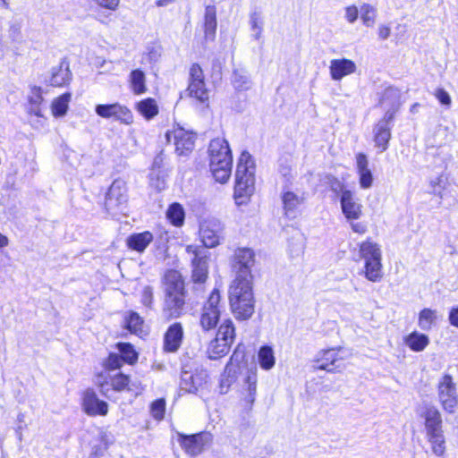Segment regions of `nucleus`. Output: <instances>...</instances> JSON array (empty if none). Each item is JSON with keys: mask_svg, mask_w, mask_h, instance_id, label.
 Returning <instances> with one entry per match:
<instances>
[{"mask_svg": "<svg viewBox=\"0 0 458 458\" xmlns=\"http://www.w3.org/2000/svg\"><path fill=\"white\" fill-rule=\"evenodd\" d=\"M126 327L131 333L142 337L147 335L148 329L143 319L136 312H130L125 317Z\"/></svg>", "mask_w": 458, "mask_h": 458, "instance_id": "obj_36", "label": "nucleus"}, {"mask_svg": "<svg viewBox=\"0 0 458 458\" xmlns=\"http://www.w3.org/2000/svg\"><path fill=\"white\" fill-rule=\"evenodd\" d=\"M72 79V73L70 70L69 62L65 59L52 67L49 77V83L54 87H65L70 84Z\"/></svg>", "mask_w": 458, "mask_h": 458, "instance_id": "obj_23", "label": "nucleus"}, {"mask_svg": "<svg viewBox=\"0 0 458 458\" xmlns=\"http://www.w3.org/2000/svg\"><path fill=\"white\" fill-rule=\"evenodd\" d=\"M255 191V164L247 151L242 152L235 172L233 199L237 206L247 205Z\"/></svg>", "mask_w": 458, "mask_h": 458, "instance_id": "obj_1", "label": "nucleus"}, {"mask_svg": "<svg viewBox=\"0 0 458 458\" xmlns=\"http://www.w3.org/2000/svg\"><path fill=\"white\" fill-rule=\"evenodd\" d=\"M187 91L189 96L195 98L203 105H208L209 93L204 80V73L201 67L194 64L190 68V81Z\"/></svg>", "mask_w": 458, "mask_h": 458, "instance_id": "obj_11", "label": "nucleus"}, {"mask_svg": "<svg viewBox=\"0 0 458 458\" xmlns=\"http://www.w3.org/2000/svg\"><path fill=\"white\" fill-rule=\"evenodd\" d=\"M117 349L121 352V358L124 362L133 364L138 360V352L131 344L119 343L117 344Z\"/></svg>", "mask_w": 458, "mask_h": 458, "instance_id": "obj_46", "label": "nucleus"}, {"mask_svg": "<svg viewBox=\"0 0 458 458\" xmlns=\"http://www.w3.org/2000/svg\"><path fill=\"white\" fill-rule=\"evenodd\" d=\"M123 359L118 354L112 353L105 361L104 366L106 370H114L120 369L123 365Z\"/></svg>", "mask_w": 458, "mask_h": 458, "instance_id": "obj_50", "label": "nucleus"}, {"mask_svg": "<svg viewBox=\"0 0 458 458\" xmlns=\"http://www.w3.org/2000/svg\"><path fill=\"white\" fill-rule=\"evenodd\" d=\"M26 112L38 118L44 117V98L41 87L31 86L27 95Z\"/></svg>", "mask_w": 458, "mask_h": 458, "instance_id": "obj_22", "label": "nucleus"}, {"mask_svg": "<svg viewBox=\"0 0 458 458\" xmlns=\"http://www.w3.org/2000/svg\"><path fill=\"white\" fill-rule=\"evenodd\" d=\"M448 318L450 324L458 328V305L451 309Z\"/></svg>", "mask_w": 458, "mask_h": 458, "instance_id": "obj_57", "label": "nucleus"}, {"mask_svg": "<svg viewBox=\"0 0 458 458\" xmlns=\"http://www.w3.org/2000/svg\"><path fill=\"white\" fill-rule=\"evenodd\" d=\"M192 280L195 283H204L208 275V258L192 259Z\"/></svg>", "mask_w": 458, "mask_h": 458, "instance_id": "obj_35", "label": "nucleus"}, {"mask_svg": "<svg viewBox=\"0 0 458 458\" xmlns=\"http://www.w3.org/2000/svg\"><path fill=\"white\" fill-rule=\"evenodd\" d=\"M174 0H157V6H166L169 4H171Z\"/></svg>", "mask_w": 458, "mask_h": 458, "instance_id": "obj_61", "label": "nucleus"}, {"mask_svg": "<svg viewBox=\"0 0 458 458\" xmlns=\"http://www.w3.org/2000/svg\"><path fill=\"white\" fill-rule=\"evenodd\" d=\"M10 243L9 238L0 232V250L6 248Z\"/></svg>", "mask_w": 458, "mask_h": 458, "instance_id": "obj_59", "label": "nucleus"}, {"mask_svg": "<svg viewBox=\"0 0 458 458\" xmlns=\"http://www.w3.org/2000/svg\"><path fill=\"white\" fill-rule=\"evenodd\" d=\"M187 253L193 256V259L197 258H204L205 256L201 255L199 247L196 245H188L186 247Z\"/></svg>", "mask_w": 458, "mask_h": 458, "instance_id": "obj_58", "label": "nucleus"}, {"mask_svg": "<svg viewBox=\"0 0 458 458\" xmlns=\"http://www.w3.org/2000/svg\"><path fill=\"white\" fill-rule=\"evenodd\" d=\"M216 30V14L214 7H207L204 19V31L207 39H214Z\"/></svg>", "mask_w": 458, "mask_h": 458, "instance_id": "obj_38", "label": "nucleus"}, {"mask_svg": "<svg viewBox=\"0 0 458 458\" xmlns=\"http://www.w3.org/2000/svg\"><path fill=\"white\" fill-rule=\"evenodd\" d=\"M153 239V234L149 231L136 233L131 234L126 239V245L130 250L142 253L152 242Z\"/></svg>", "mask_w": 458, "mask_h": 458, "instance_id": "obj_29", "label": "nucleus"}, {"mask_svg": "<svg viewBox=\"0 0 458 458\" xmlns=\"http://www.w3.org/2000/svg\"><path fill=\"white\" fill-rule=\"evenodd\" d=\"M359 253L363 261L361 275L369 282H380L383 278V265L379 244L368 239L360 244Z\"/></svg>", "mask_w": 458, "mask_h": 458, "instance_id": "obj_6", "label": "nucleus"}, {"mask_svg": "<svg viewBox=\"0 0 458 458\" xmlns=\"http://www.w3.org/2000/svg\"><path fill=\"white\" fill-rule=\"evenodd\" d=\"M230 344L216 337L213 341L210 342L208 345V356L210 359L216 360L221 356L227 354V352L230 350Z\"/></svg>", "mask_w": 458, "mask_h": 458, "instance_id": "obj_40", "label": "nucleus"}, {"mask_svg": "<svg viewBox=\"0 0 458 458\" xmlns=\"http://www.w3.org/2000/svg\"><path fill=\"white\" fill-rule=\"evenodd\" d=\"M350 352L344 347L322 349L316 354L313 362L316 369L329 373H341L346 369Z\"/></svg>", "mask_w": 458, "mask_h": 458, "instance_id": "obj_7", "label": "nucleus"}, {"mask_svg": "<svg viewBox=\"0 0 458 458\" xmlns=\"http://www.w3.org/2000/svg\"><path fill=\"white\" fill-rule=\"evenodd\" d=\"M216 337L232 345L235 337V329L231 319H225L220 325Z\"/></svg>", "mask_w": 458, "mask_h": 458, "instance_id": "obj_42", "label": "nucleus"}, {"mask_svg": "<svg viewBox=\"0 0 458 458\" xmlns=\"http://www.w3.org/2000/svg\"><path fill=\"white\" fill-rule=\"evenodd\" d=\"M156 187L158 189V190H161L165 187V182L164 181H161V182H158L157 184L156 185Z\"/></svg>", "mask_w": 458, "mask_h": 458, "instance_id": "obj_62", "label": "nucleus"}, {"mask_svg": "<svg viewBox=\"0 0 458 458\" xmlns=\"http://www.w3.org/2000/svg\"><path fill=\"white\" fill-rule=\"evenodd\" d=\"M440 318L437 310L425 308L420 311L418 317V326L424 331L430 330Z\"/></svg>", "mask_w": 458, "mask_h": 458, "instance_id": "obj_34", "label": "nucleus"}, {"mask_svg": "<svg viewBox=\"0 0 458 458\" xmlns=\"http://www.w3.org/2000/svg\"><path fill=\"white\" fill-rule=\"evenodd\" d=\"M221 294L217 289H214L208 296V301L204 303L200 314V326L208 331L216 327L221 312Z\"/></svg>", "mask_w": 458, "mask_h": 458, "instance_id": "obj_8", "label": "nucleus"}, {"mask_svg": "<svg viewBox=\"0 0 458 458\" xmlns=\"http://www.w3.org/2000/svg\"><path fill=\"white\" fill-rule=\"evenodd\" d=\"M233 83L236 89L245 90L250 86V81L249 75L245 72H234L233 77Z\"/></svg>", "mask_w": 458, "mask_h": 458, "instance_id": "obj_47", "label": "nucleus"}, {"mask_svg": "<svg viewBox=\"0 0 458 458\" xmlns=\"http://www.w3.org/2000/svg\"><path fill=\"white\" fill-rule=\"evenodd\" d=\"M276 355L273 347L261 346L257 353V361L260 369L265 371L271 370L276 365Z\"/></svg>", "mask_w": 458, "mask_h": 458, "instance_id": "obj_32", "label": "nucleus"}, {"mask_svg": "<svg viewBox=\"0 0 458 458\" xmlns=\"http://www.w3.org/2000/svg\"><path fill=\"white\" fill-rule=\"evenodd\" d=\"M257 369H254L247 372L241 390L242 399L249 407H250L255 402L257 395Z\"/></svg>", "mask_w": 458, "mask_h": 458, "instance_id": "obj_25", "label": "nucleus"}, {"mask_svg": "<svg viewBox=\"0 0 458 458\" xmlns=\"http://www.w3.org/2000/svg\"><path fill=\"white\" fill-rule=\"evenodd\" d=\"M165 411V402L164 399H157L151 403L150 412L153 418L160 420L164 418Z\"/></svg>", "mask_w": 458, "mask_h": 458, "instance_id": "obj_49", "label": "nucleus"}, {"mask_svg": "<svg viewBox=\"0 0 458 458\" xmlns=\"http://www.w3.org/2000/svg\"><path fill=\"white\" fill-rule=\"evenodd\" d=\"M337 182H341L339 180L337 179H334V182L331 183L330 187H331V190L336 193L339 194V197L341 196V190H340V187L337 185Z\"/></svg>", "mask_w": 458, "mask_h": 458, "instance_id": "obj_60", "label": "nucleus"}, {"mask_svg": "<svg viewBox=\"0 0 458 458\" xmlns=\"http://www.w3.org/2000/svg\"><path fill=\"white\" fill-rule=\"evenodd\" d=\"M72 100V94L64 93L55 98L50 105L51 114L55 118H61L66 115L69 110V105Z\"/></svg>", "mask_w": 458, "mask_h": 458, "instance_id": "obj_31", "label": "nucleus"}, {"mask_svg": "<svg viewBox=\"0 0 458 458\" xmlns=\"http://www.w3.org/2000/svg\"><path fill=\"white\" fill-rule=\"evenodd\" d=\"M437 396L444 411L454 413L458 406L456 385L449 375L443 376L437 386Z\"/></svg>", "mask_w": 458, "mask_h": 458, "instance_id": "obj_9", "label": "nucleus"}, {"mask_svg": "<svg viewBox=\"0 0 458 458\" xmlns=\"http://www.w3.org/2000/svg\"><path fill=\"white\" fill-rule=\"evenodd\" d=\"M210 441L211 436L206 432L189 436L179 434L178 436L180 445L190 455L200 454Z\"/></svg>", "mask_w": 458, "mask_h": 458, "instance_id": "obj_19", "label": "nucleus"}, {"mask_svg": "<svg viewBox=\"0 0 458 458\" xmlns=\"http://www.w3.org/2000/svg\"><path fill=\"white\" fill-rule=\"evenodd\" d=\"M136 111L146 120L149 121L156 117L159 113V107L156 99L147 98L139 101L135 105Z\"/></svg>", "mask_w": 458, "mask_h": 458, "instance_id": "obj_33", "label": "nucleus"}, {"mask_svg": "<svg viewBox=\"0 0 458 458\" xmlns=\"http://www.w3.org/2000/svg\"><path fill=\"white\" fill-rule=\"evenodd\" d=\"M165 137L168 142L174 145L175 152L180 156L187 155L194 148L195 134L182 127H173L167 131Z\"/></svg>", "mask_w": 458, "mask_h": 458, "instance_id": "obj_13", "label": "nucleus"}, {"mask_svg": "<svg viewBox=\"0 0 458 458\" xmlns=\"http://www.w3.org/2000/svg\"><path fill=\"white\" fill-rule=\"evenodd\" d=\"M223 226L216 219H207L199 225V237L207 248H215L220 244Z\"/></svg>", "mask_w": 458, "mask_h": 458, "instance_id": "obj_16", "label": "nucleus"}, {"mask_svg": "<svg viewBox=\"0 0 458 458\" xmlns=\"http://www.w3.org/2000/svg\"><path fill=\"white\" fill-rule=\"evenodd\" d=\"M341 190V210L347 221H355L362 216V204L359 201L355 193L347 189L344 183L337 182Z\"/></svg>", "mask_w": 458, "mask_h": 458, "instance_id": "obj_12", "label": "nucleus"}, {"mask_svg": "<svg viewBox=\"0 0 458 458\" xmlns=\"http://www.w3.org/2000/svg\"><path fill=\"white\" fill-rule=\"evenodd\" d=\"M399 94L394 89H387L381 100V106L386 110L384 117L373 128V140L379 153L386 151L391 139V122L399 108Z\"/></svg>", "mask_w": 458, "mask_h": 458, "instance_id": "obj_2", "label": "nucleus"}, {"mask_svg": "<svg viewBox=\"0 0 458 458\" xmlns=\"http://www.w3.org/2000/svg\"><path fill=\"white\" fill-rule=\"evenodd\" d=\"M165 300L164 311L169 318L181 315L184 305V284L181 274L176 270H169L164 278Z\"/></svg>", "mask_w": 458, "mask_h": 458, "instance_id": "obj_5", "label": "nucleus"}, {"mask_svg": "<svg viewBox=\"0 0 458 458\" xmlns=\"http://www.w3.org/2000/svg\"><path fill=\"white\" fill-rule=\"evenodd\" d=\"M125 182L115 180L111 184L106 197L105 207L111 214H115L119 208L127 201Z\"/></svg>", "mask_w": 458, "mask_h": 458, "instance_id": "obj_18", "label": "nucleus"}, {"mask_svg": "<svg viewBox=\"0 0 458 458\" xmlns=\"http://www.w3.org/2000/svg\"><path fill=\"white\" fill-rule=\"evenodd\" d=\"M233 158L209 162L210 172L219 183H225L232 173Z\"/></svg>", "mask_w": 458, "mask_h": 458, "instance_id": "obj_27", "label": "nucleus"}, {"mask_svg": "<svg viewBox=\"0 0 458 458\" xmlns=\"http://www.w3.org/2000/svg\"><path fill=\"white\" fill-rule=\"evenodd\" d=\"M208 154L209 162L233 158L229 144L224 138H216L210 141Z\"/></svg>", "mask_w": 458, "mask_h": 458, "instance_id": "obj_26", "label": "nucleus"}, {"mask_svg": "<svg viewBox=\"0 0 458 458\" xmlns=\"http://www.w3.org/2000/svg\"><path fill=\"white\" fill-rule=\"evenodd\" d=\"M208 375L205 370L194 374L183 372L181 377V389L187 393L202 392L208 386Z\"/></svg>", "mask_w": 458, "mask_h": 458, "instance_id": "obj_20", "label": "nucleus"}, {"mask_svg": "<svg viewBox=\"0 0 458 458\" xmlns=\"http://www.w3.org/2000/svg\"><path fill=\"white\" fill-rule=\"evenodd\" d=\"M250 26L251 30V37L255 40H259L263 33V18L260 13L254 12L250 15Z\"/></svg>", "mask_w": 458, "mask_h": 458, "instance_id": "obj_44", "label": "nucleus"}, {"mask_svg": "<svg viewBox=\"0 0 458 458\" xmlns=\"http://www.w3.org/2000/svg\"><path fill=\"white\" fill-rule=\"evenodd\" d=\"M166 217L170 223L176 226L181 227L184 223L185 212L182 206L179 203L171 204L166 210Z\"/></svg>", "mask_w": 458, "mask_h": 458, "instance_id": "obj_39", "label": "nucleus"}, {"mask_svg": "<svg viewBox=\"0 0 458 458\" xmlns=\"http://www.w3.org/2000/svg\"><path fill=\"white\" fill-rule=\"evenodd\" d=\"M95 382L101 394L109 398L112 391L125 390L129 386L130 379L128 376L122 373L111 374L109 371H105L96 377Z\"/></svg>", "mask_w": 458, "mask_h": 458, "instance_id": "obj_10", "label": "nucleus"}, {"mask_svg": "<svg viewBox=\"0 0 458 458\" xmlns=\"http://www.w3.org/2000/svg\"><path fill=\"white\" fill-rule=\"evenodd\" d=\"M151 301H152V290L150 287L146 286L142 290L141 302L145 306H149L151 304Z\"/></svg>", "mask_w": 458, "mask_h": 458, "instance_id": "obj_55", "label": "nucleus"}, {"mask_svg": "<svg viewBox=\"0 0 458 458\" xmlns=\"http://www.w3.org/2000/svg\"><path fill=\"white\" fill-rule=\"evenodd\" d=\"M357 69L356 63L345 57L332 59L329 63V74L335 81H340L344 77L354 74Z\"/></svg>", "mask_w": 458, "mask_h": 458, "instance_id": "obj_21", "label": "nucleus"}, {"mask_svg": "<svg viewBox=\"0 0 458 458\" xmlns=\"http://www.w3.org/2000/svg\"><path fill=\"white\" fill-rule=\"evenodd\" d=\"M183 331L181 324L174 323L165 333L164 349L166 352H174L178 350L182 344Z\"/></svg>", "mask_w": 458, "mask_h": 458, "instance_id": "obj_28", "label": "nucleus"}, {"mask_svg": "<svg viewBox=\"0 0 458 458\" xmlns=\"http://www.w3.org/2000/svg\"><path fill=\"white\" fill-rule=\"evenodd\" d=\"M359 17V8L354 5L351 4L344 9V18L345 21L351 24L354 23Z\"/></svg>", "mask_w": 458, "mask_h": 458, "instance_id": "obj_51", "label": "nucleus"}, {"mask_svg": "<svg viewBox=\"0 0 458 458\" xmlns=\"http://www.w3.org/2000/svg\"><path fill=\"white\" fill-rule=\"evenodd\" d=\"M391 34V28L388 24H379L377 27L378 38L382 40H386Z\"/></svg>", "mask_w": 458, "mask_h": 458, "instance_id": "obj_54", "label": "nucleus"}, {"mask_svg": "<svg viewBox=\"0 0 458 458\" xmlns=\"http://www.w3.org/2000/svg\"><path fill=\"white\" fill-rule=\"evenodd\" d=\"M434 96L439 101V103L443 106L449 107L451 106L452 100L449 93L445 91L444 89H437Z\"/></svg>", "mask_w": 458, "mask_h": 458, "instance_id": "obj_52", "label": "nucleus"}, {"mask_svg": "<svg viewBox=\"0 0 458 458\" xmlns=\"http://www.w3.org/2000/svg\"><path fill=\"white\" fill-rule=\"evenodd\" d=\"M420 416L424 419L426 438L432 454L443 457L446 452V441L441 413L436 407L428 406Z\"/></svg>", "mask_w": 458, "mask_h": 458, "instance_id": "obj_4", "label": "nucleus"}, {"mask_svg": "<svg viewBox=\"0 0 458 458\" xmlns=\"http://www.w3.org/2000/svg\"><path fill=\"white\" fill-rule=\"evenodd\" d=\"M235 380V370L233 368L232 362L227 364L224 373L221 375L219 391L221 394H226Z\"/></svg>", "mask_w": 458, "mask_h": 458, "instance_id": "obj_43", "label": "nucleus"}, {"mask_svg": "<svg viewBox=\"0 0 458 458\" xmlns=\"http://www.w3.org/2000/svg\"><path fill=\"white\" fill-rule=\"evenodd\" d=\"M351 223V228L354 233L359 234H364L367 232V225L364 223L349 221Z\"/></svg>", "mask_w": 458, "mask_h": 458, "instance_id": "obj_56", "label": "nucleus"}, {"mask_svg": "<svg viewBox=\"0 0 458 458\" xmlns=\"http://www.w3.org/2000/svg\"><path fill=\"white\" fill-rule=\"evenodd\" d=\"M282 200L285 214L289 215L303 202L304 198L293 191H284L282 195Z\"/></svg>", "mask_w": 458, "mask_h": 458, "instance_id": "obj_41", "label": "nucleus"}, {"mask_svg": "<svg viewBox=\"0 0 458 458\" xmlns=\"http://www.w3.org/2000/svg\"><path fill=\"white\" fill-rule=\"evenodd\" d=\"M356 173L359 178L360 189H370L374 182V177L370 168L369 167V160L365 154L358 153L355 157Z\"/></svg>", "mask_w": 458, "mask_h": 458, "instance_id": "obj_24", "label": "nucleus"}, {"mask_svg": "<svg viewBox=\"0 0 458 458\" xmlns=\"http://www.w3.org/2000/svg\"><path fill=\"white\" fill-rule=\"evenodd\" d=\"M418 106V104L413 105V106H412V109H413V110H416V106Z\"/></svg>", "mask_w": 458, "mask_h": 458, "instance_id": "obj_64", "label": "nucleus"}, {"mask_svg": "<svg viewBox=\"0 0 458 458\" xmlns=\"http://www.w3.org/2000/svg\"><path fill=\"white\" fill-rule=\"evenodd\" d=\"M403 343L412 352H420L429 344V338L423 333L413 331L403 337Z\"/></svg>", "mask_w": 458, "mask_h": 458, "instance_id": "obj_30", "label": "nucleus"}, {"mask_svg": "<svg viewBox=\"0 0 458 458\" xmlns=\"http://www.w3.org/2000/svg\"><path fill=\"white\" fill-rule=\"evenodd\" d=\"M94 3L104 9L109 10V11H115L120 4V0H93Z\"/></svg>", "mask_w": 458, "mask_h": 458, "instance_id": "obj_53", "label": "nucleus"}, {"mask_svg": "<svg viewBox=\"0 0 458 458\" xmlns=\"http://www.w3.org/2000/svg\"><path fill=\"white\" fill-rule=\"evenodd\" d=\"M96 114L104 119H114L124 124L133 123V114L131 111L120 103L98 104L95 106Z\"/></svg>", "mask_w": 458, "mask_h": 458, "instance_id": "obj_14", "label": "nucleus"}, {"mask_svg": "<svg viewBox=\"0 0 458 458\" xmlns=\"http://www.w3.org/2000/svg\"><path fill=\"white\" fill-rule=\"evenodd\" d=\"M360 18L366 27H372L376 22L377 9L369 4L360 5Z\"/></svg>", "mask_w": 458, "mask_h": 458, "instance_id": "obj_45", "label": "nucleus"}, {"mask_svg": "<svg viewBox=\"0 0 458 458\" xmlns=\"http://www.w3.org/2000/svg\"><path fill=\"white\" fill-rule=\"evenodd\" d=\"M254 252L249 248H240L234 252L233 267L236 272L234 280L252 282L251 267L254 265Z\"/></svg>", "mask_w": 458, "mask_h": 458, "instance_id": "obj_15", "label": "nucleus"}, {"mask_svg": "<svg viewBox=\"0 0 458 458\" xmlns=\"http://www.w3.org/2000/svg\"><path fill=\"white\" fill-rule=\"evenodd\" d=\"M101 447H93V451L91 453V455L94 458H98L103 455L104 452L107 449L109 445L112 443L110 437L106 433H100L98 437Z\"/></svg>", "mask_w": 458, "mask_h": 458, "instance_id": "obj_48", "label": "nucleus"}, {"mask_svg": "<svg viewBox=\"0 0 458 458\" xmlns=\"http://www.w3.org/2000/svg\"><path fill=\"white\" fill-rule=\"evenodd\" d=\"M81 409L89 416H106L108 413V403L98 398L96 392L86 389L81 394Z\"/></svg>", "mask_w": 458, "mask_h": 458, "instance_id": "obj_17", "label": "nucleus"}, {"mask_svg": "<svg viewBox=\"0 0 458 458\" xmlns=\"http://www.w3.org/2000/svg\"><path fill=\"white\" fill-rule=\"evenodd\" d=\"M129 82L131 89L135 95H141L147 91L146 78L142 71L133 70L130 73Z\"/></svg>", "mask_w": 458, "mask_h": 458, "instance_id": "obj_37", "label": "nucleus"}, {"mask_svg": "<svg viewBox=\"0 0 458 458\" xmlns=\"http://www.w3.org/2000/svg\"><path fill=\"white\" fill-rule=\"evenodd\" d=\"M8 3L7 0H0V7L4 8L7 7Z\"/></svg>", "mask_w": 458, "mask_h": 458, "instance_id": "obj_63", "label": "nucleus"}, {"mask_svg": "<svg viewBox=\"0 0 458 458\" xmlns=\"http://www.w3.org/2000/svg\"><path fill=\"white\" fill-rule=\"evenodd\" d=\"M231 310L238 320H247L255 310V299L252 282L248 280H233L228 292Z\"/></svg>", "mask_w": 458, "mask_h": 458, "instance_id": "obj_3", "label": "nucleus"}]
</instances>
